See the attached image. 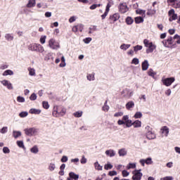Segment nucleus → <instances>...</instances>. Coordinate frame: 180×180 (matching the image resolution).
<instances>
[{"label":"nucleus","instance_id":"052dcab7","mask_svg":"<svg viewBox=\"0 0 180 180\" xmlns=\"http://www.w3.org/2000/svg\"><path fill=\"white\" fill-rule=\"evenodd\" d=\"M1 134H5L8 133V127H4L1 129Z\"/></svg>","mask_w":180,"mask_h":180},{"label":"nucleus","instance_id":"e433bc0d","mask_svg":"<svg viewBox=\"0 0 180 180\" xmlns=\"http://www.w3.org/2000/svg\"><path fill=\"white\" fill-rule=\"evenodd\" d=\"M134 117L135 119H141V117H143V113H141V112H136L134 115Z\"/></svg>","mask_w":180,"mask_h":180},{"label":"nucleus","instance_id":"3c124183","mask_svg":"<svg viewBox=\"0 0 180 180\" xmlns=\"http://www.w3.org/2000/svg\"><path fill=\"white\" fill-rule=\"evenodd\" d=\"M173 39L175 40V39H177V41H176V43H177V44H180V36L178 35V34H176Z\"/></svg>","mask_w":180,"mask_h":180},{"label":"nucleus","instance_id":"9d476101","mask_svg":"<svg viewBox=\"0 0 180 180\" xmlns=\"http://www.w3.org/2000/svg\"><path fill=\"white\" fill-rule=\"evenodd\" d=\"M1 82L2 85H4V86H6L7 89H9L10 91L13 89V86L12 85V83H11V82H9L8 80L4 79Z\"/></svg>","mask_w":180,"mask_h":180},{"label":"nucleus","instance_id":"0e129e2a","mask_svg":"<svg viewBox=\"0 0 180 180\" xmlns=\"http://www.w3.org/2000/svg\"><path fill=\"white\" fill-rule=\"evenodd\" d=\"M61 162H67L68 161V157L63 155L60 159Z\"/></svg>","mask_w":180,"mask_h":180},{"label":"nucleus","instance_id":"0eeeda50","mask_svg":"<svg viewBox=\"0 0 180 180\" xmlns=\"http://www.w3.org/2000/svg\"><path fill=\"white\" fill-rule=\"evenodd\" d=\"M141 172V169L137 170H134L133 172V176H132V179L133 180H141V176H143V173Z\"/></svg>","mask_w":180,"mask_h":180},{"label":"nucleus","instance_id":"f704fd0d","mask_svg":"<svg viewBox=\"0 0 180 180\" xmlns=\"http://www.w3.org/2000/svg\"><path fill=\"white\" fill-rule=\"evenodd\" d=\"M140 50H143V46L141 45H136L134 46V51L137 53V51H140Z\"/></svg>","mask_w":180,"mask_h":180},{"label":"nucleus","instance_id":"c03bdc74","mask_svg":"<svg viewBox=\"0 0 180 180\" xmlns=\"http://www.w3.org/2000/svg\"><path fill=\"white\" fill-rule=\"evenodd\" d=\"M112 168H113V165H112L110 163H108L104 165V169H106L107 171L108 169H112Z\"/></svg>","mask_w":180,"mask_h":180},{"label":"nucleus","instance_id":"b1692460","mask_svg":"<svg viewBox=\"0 0 180 180\" xmlns=\"http://www.w3.org/2000/svg\"><path fill=\"white\" fill-rule=\"evenodd\" d=\"M36 6V0H29L27 8H34Z\"/></svg>","mask_w":180,"mask_h":180},{"label":"nucleus","instance_id":"e2e57ef3","mask_svg":"<svg viewBox=\"0 0 180 180\" xmlns=\"http://www.w3.org/2000/svg\"><path fill=\"white\" fill-rule=\"evenodd\" d=\"M122 174V176H124V178H126V176H129V175H130V173L129 172H127V170H123Z\"/></svg>","mask_w":180,"mask_h":180},{"label":"nucleus","instance_id":"774afa93","mask_svg":"<svg viewBox=\"0 0 180 180\" xmlns=\"http://www.w3.org/2000/svg\"><path fill=\"white\" fill-rule=\"evenodd\" d=\"M173 179H174V178L171 176H165V177L160 179V180H173Z\"/></svg>","mask_w":180,"mask_h":180},{"label":"nucleus","instance_id":"de8ad7c7","mask_svg":"<svg viewBox=\"0 0 180 180\" xmlns=\"http://www.w3.org/2000/svg\"><path fill=\"white\" fill-rule=\"evenodd\" d=\"M76 27L77 28L78 32H82L84 30V25L79 24L76 25Z\"/></svg>","mask_w":180,"mask_h":180},{"label":"nucleus","instance_id":"4d7b16f0","mask_svg":"<svg viewBox=\"0 0 180 180\" xmlns=\"http://www.w3.org/2000/svg\"><path fill=\"white\" fill-rule=\"evenodd\" d=\"M30 101H36V99H37V95H36V94L33 93L30 96Z\"/></svg>","mask_w":180,"mask_h":180},{"label":"nucleus","instance_id":"a18cd8bd","mask_svg":"<svg viewBox=\"0 0 180 180\" xmlns=\"http://www.w3.org/2000/svg\"><path fill=\"white\" fill-rule=\"evenodd\" d=\"M17 146H18L20 148H25V144L23 143V141H18Z\"/></svg>","mask_w":180,"mask_h":180},{"label":"nucleus","instance_id":"2eb2a0df","mask_svg":"<svg viewBox=\"0 0 180 180\" xmlns=\"http://www.w3.org/2000/svg\"><path fill=\"white\" fill-rule=\"evenodd\" d=\"M4 38L7 41H13L15 37H13V34L7 33L5 34Z\"/></svg>","mask_w":180,"mask_h":180},{"label":"nucleus","instance_id":"6ab92c4d","mask_svg":"<svg viewBox=\"0 0 180 180\" xmlns=\"http://www.w3.org/2000/svg\"><path fill=\"white\" fill-rule=\"evenodd\" d=\"M125 108L127 110H131L134 108V101H129L125 105Z\"/></svg>","mask_w":180,"mask_h":180},{"label":"nucleus","instance_id":"423d86ee","mask_svg":"<svg viewBox=\"0 0 180 180\" xmlns=\"http://www.w3.org/2000/svg\"><path fill=\"white\" fill-rule=\"evenodd\" d=\"M162 82L165 86H171L175 82V77L162 78Z\"/></svg>","mask_w":180,"mask_h":180},{"label":"nucleus","instance_id":"6e6552de","mask_svg":"<svg viewBox=\"0 0 180 180\" xmlns=\"http://www.w3.org/2000/svg\"><path fill=\"white\" fill-rule=\"evenodd\" d=\"M119 12H120V13H126V12H129V7H127L126 3L120 4Z\"/></svg>","mask_w":180,"mask_h":180},{"label":"nucleus","instance_id":"338daca9","mask_svg":"<svg viewBox=\"0 0 180 180\" xmlns=\"http://www.w3.org/2000/svg\"><path fill=\"white\" fill-rule=\"evenodd\" d=\"M9 65L6 64H2L0 65V70H6V68H8Z\"/></svg>","mask_w":180,"mask_h":180},{"label":"nucleus","instance_id":"aec40b11","mask_svg":"<svg viewBox=\"0 0 180 180\" xmlns=\"http://www.w3.org/2000/svg\"><path fill=\"white\" fill-rule=\"evenodd\" d=\"M118 154L120 157H124V155H127V150L124 148H121L118 150Z\"/></svg>","mask_w":180,"mask_h":180},{"label":"nucleus","instance_id":"39448f33","mask_svg":"<svg viewBox=\"0 0 180 180\" xmlns=\"http://www.w3.org/2000/svg\"><path fill=\"white\" fill-rule=\"evenodd\" d=\"M49 47L52 50H58L60 49V43L54 39H51L49 41Z\"/></svg>","mask_w":180,"mask_h":180},{"label":"nucleus","instance_id":"412c9836","mask_svg":"<svg viewBox=\"0 0 180 180\" xmlns=\"http://www.w3.org/2000/svg\"><path fill=\"white\" fill-rule=\"evenodd\" d=\"M105 155L110 158L115 157V155H116V152H115V150H113L112 149L107 150L105 151Z\"/></svg>","mask_w":180,"mask_h":180},{"label":"nucleus","instance_id":"8fccbe9b","mask_svg":"<svg viewBox=\"0 0 180 180\" xmlns=\"http://www.w3.org/2000/svg\"><path fill=\"white\" fill-rule=\"evenodd\" d=\"M42 106L44 109H49V108H50V105H49V102L47 101H43Z\"/></svg>","mask_w":180,"mask_h":180},{"label":"nucleus","instance_id":"09e8293b","mask_svg":"<svg viewBox=\"0 0 180 180\" xmlns=\"http://www.w3.org/2000/svg\"><path fill=\"white\" fill-rule=\"evenodd\" d=\"M140 63V60L137 58H134L131 60V64H134L135 65H139Z\"/></svg>","mask_w":180,"mask_h":180},{"label":"nucleus","instance_id":"37998d69","mask_svg":"<svg viewBox=\"0 0 180 180\" xmlns=\"http://www.w3.org/2000/svg\"><path fill=\"white\" fill-rule=\"evenodd\" d=\"M29 115V112L27 111H22L19 113L20 117H26Z\"/></svg>","mask_w":180,"mask_h":180},{"label":"nucleus","instance_id":"864d4df0","mask_svg":"<svg viewBox=\"0 0 180 180\" xmlns=\"http://www.w3.org/2000/svg\"><path fill=\"white\" fill-rule=\"evenodd\" d=\"M136 13L138 15H146V11L145 10H141V9H137L136 11Z\"/></svg>","mask_w":180,"mask_h":180},{"label":"nucleus","instance_id":"c85d7f7f","mask_svg":"<svg viewBox=\"0 0 180 180\" xmlns=\"http://www.w3.org/2000/svg\"><path fill=\"white\" fill-rule=\"evenodd\" d=\"M86 78L88 81H95V73L87 74Z\"/></svg>","mask_w":180,"mask_h":180},{"label":"nucleus","instance_id":"5fc2aeb1","mask_svg":"<svg viewBox=\"0 0 180 180\" xmlns=\"http://www.w3.org/2000/svg\"><path fill=\"white\" fill-rule=\"evenodd\" d=\"M17 101L19 102L20 103H23V102H25V98L20 96H18L17 97Z\"/></svg>","mask_w":180,"mask_h":180},{"label":"nucleus","instance_id":"ddd939ff","mask_svg":"<svg viewBox=\"0 0 180 180\" xmlns=\"http://www.w3.org/2000/svg\"><path fill=\"white\" fill-rule=\"evenodd\" d=\"M160 130H161L162 134H163L165 137H168V134H169V128H168V127L165 126L162 127Z\"/></svg>","mask_w":180,"mask_h":180},{"label":"nucleus","instance_id":"9b49d317","mask_svg":"<svg viewBox=\"0 0 180 180\" xmlns=\"http://www.w3.org/2000/svg\"><path fill=\"white\" fill-rule=\"evenodd\" d=\"M147 48L146 54H150V53H153L157 49V46L153 44V42H150V45H149Z\"/></svg>","mask_w":180,"mask_h":180},{"label":"nucleus","instance_id":"dca6fc26","mask_svg":"<svg viewBox=\"0 0 180 180\" xmlns=\"http://www.w3.org/2000/svg\"><path fill=\"white\" fill-rule=\"evenodd\" d=\"M146 136L148 140H154V139H155L156 137L155 134H154L153 131H151L150 132L146 133Z\"/></svg>","mask_w":180,"mask_h":180},{"label":"nucleus","instance_id":"cd10ccee","mask_svg":"<svg viewBox=\"0 0 180 180\" xmlns=\"http://www.w3.org/2000/svg\"><path fill=\"white\" fill-rule=\"evenodd\" d=\"M28 71H29V75H30V77L36 76V70H34V68H28Z\"/></svg>","mask_w":180,"mask_h":180},{"label":"nucleus","instance_id":"a211bd4d","mask_svg":"<svg viewBox=\"0 0 180 180\" xmlns=\"http://www.w3.org/2000/svg\"><path fill=\"white\" fill-rule=\"evenodd\" d=\"M29 113H30L31 115H40L41 113V110L31 108L29 111Z\"/></svg>","mask_w":180,"mask_h":180},{"label":"nucleus","instance_id":"20e7f679","mask_svg":"<svg viewBox=\"0 0 180 180\" xmlns=\"http://www.w3.org/2000/svg\"><path fill=\"white\" fill-rule=\"evenodd\" d=\"M162 43L163 46L167 49H175V44H174L172 37H169L167 39L162 41Z\"/></svg>","mask_w":180,"mask_h":180},{"label":"nucleus","instance_id":"69168bd1","mask_svg":"<svg viewBox=\"0 0 180 180\" xmlns=\"http://www.w3.org/2000/svg\"><path fill=\"white\" fill-rule=\"evenodd\" d=\"M174 8H176V9H178L179 8H180V1H176V3H174L173 4Z\"/></svg>","mask_w":180,"mask_h":180},{"label":"nucleus","instance_id":"603ef678","mask_svg":"<svg viewBox=\"0 0 180 180\" xmlns=\"http://www.w3.org/2000/svg\"><path fill=\"white\" fill-rule=\"evenodd\" d=\"M143 44L145 46V47H148L151 45V42H150V41L148 39H146L143 40Z\"/></svg>","mask_w":180,"mask_h":180},{"label":"nucleus","instance_id":"ea45409f","mask_svg":"<svg viewBox=\"0 0 180 180\" xmlns=\"http://www.w3.org/2000/svg\"><path fill=\"white\" fill-rule=\"evenodd\" d=\"M96 30H97L96 25H93L89 27V34H91V33H94V32H96Z\"/></svg>","mask_w":180,"mask_h":180},{"label":"nucleus","instance_id":"bb28decb","mask_svg":"<svg viewBox=\"0 0 180 180\" xmlns=\"http://www.w3.org/2000/svg\"><path fill=\"white\" fill-rule=\"evenodd\" d=\"M3 77H8V75H13V71L11 70H5L3 74Z\"/></svg>","mask_w":180,"mask_h":180},{"label":"nucleus","instance_id":"473e14b6","mask_svg":"<svg viewBox=\"0 0 180 180\" xmlns=\"http://www.w3.org/2000/svg\"><path fill=\"white\" fill-rule=\"evenodd\" d=\"M30 151L31 153H32V154H37V153H39V148L37 147V146H34L32 148H30Z\"/></svg>","mask_w":180,"mask_h":180},{"label":"nucleus","instance_id":"58836bf2","mask_svg":"<svg viewBox=\"0 0 180 180\" xmlns=\"http://www.w3.org/2000/svg\"><path fill=\"white\" fill-rule=\"evenodd\" d=\"M82 113H83L82 111H77L73 113V116H75V117H82Z\"/></svg>","mask_w":180,"mask_h":180},{"label":"nucleus","instance_id":"f8f14e48","mask_svg":"<svg viewBox=\"0 0 180 180\" xmlns=\"http://www.w3.org/2000/svg\"><path fill=\"white\" fill-rule=\"evenodd\" d=\"M122 120L124 122L127 127H131V120H129V115H124L122 117Z\"/></svg>","mask_w":180,"mask_h":180},{"label":"nucleus","instance_id":"4c0bfd02","mask_svg":"<svg viewBox=\"0 0 180 180\" xmlns=\"http://www.w3.org/2000/svg\"><path fill=\"white\" fill-rule=\"evenodd\" d=\"M51 58H53V53H48L46 55L44 60L45 61H49V60H51Z\"/></svg>","mask_w":180,"mask_h":180},{"label":"nucleus","instance_id":"7c9ffc66","mask_svg":"<svg viewBox=\"0 0 180 180\" xmlns=\"http://www.w3.org/2000/svg\"><path fill=\"white\" fill-rule=\"evenodd\" d=\"M22 136V132L20 131H13V136L14 139H18V137H20Z\"/></svg>","mask_w":180,"mask_h":180},{"label":"nucleus","instance_id":"49530a36","mask_svg":"<svg viewBox=\"0 0 180 180\" xmlns=\"http://www.w3.org/2000/svg\"><path fill=\"white\" fill-rule=\"evenodd\" d=\"M83 41H84V43H85V44H89V43H91V41H92V38L86 37L83 39Z\"/></svg>","mask_w":180,"mask_h":180},{"label":"nucleus","instance_id":"f3484780","mask_svg":"<svg viewBox=\"0 0 180 180\" xmlns=\"http://www.w3.org/2000/svg\"><path fill=\"white\" fill-rule=\"evenodd\" d=\"M148 67H150V64L148 63V60H145L142 63V71H147L148 70Z\"/></svg>","mask_w":180,"mask_h":180},{"label":"nucleus","instance_id":"c9c22d12","mask_svg":"<svg viewBox=\"0 0 180 180\" xmlns=\"http://www.w3.org/2000/svg\"><path fill=\"white\" fill-rule=\"evenodd\" d=\"M110 107L109 105H108V101H105L104 103V105L103 106V110L104 112H108V110H109Z\"/></svg>","mask_w":180,"mask_h":180},{"label":"nucleus","instance_id":"13d9d810","mask_svg":"<svg viewBox=\"0 0 180 180\" xmlns=\"http://www.w3.org/2000/svg\"><path fill=\"white\" fill-rule=\"evenodd\" d=\"M176 19H178V15L174 13V15H172V18H170L169 20V22H172V20H176Z\"/></svg>","mask_w":180,"mask_h":180},{"label":"nucleus","instance_id":"c756f323","mask_svg":"<svg viewBox=\"0 0 180 180\" xmlns=\"http://www.w3.org/2000/svg\"><path fill=\"white\" fill-rule=\"evenodd\" d=\"M143 22H144V18L143 17L139 16L135 18V23H136L137 25L143 23Z\"/></svg>","mask_w":180,"mask_h":180},{"label":"nucleus","instance_id":"2f4dec72","mask_svg":"<svg viewBox=\"0 0 180 180\" xmlns=\"http://www.w3.org/2000/svg\"><path fill=\"white\" fill-rule=\"evenodd\" d=\"M148 75H149V77H152V78H155V75H157V73L154 72L153 69H149L148 71Z\"/></svg>","mask_w":180,"mask_h":180},{"label":"nucleus","instance_id":"5701e85b","mask_svg":"<svg viewBox=\"0 0 180 180\" xmlns=\"http://www.w3.org/2000/svg\"><path fill=\"white\" fill-rule=\"evenodd\" d=\"M131 126H134L136 129L141 127V121L136 120L134 122H131Z\"/></svg>","mask_w":180,"mask_h":180},{"label":"nucleus","instance_id":"a19ab883","mask_svg":"<svg viewBox=\"0 0 180 180\" xmlns=\"http://www.w3.org/2000/svg\"><path fill=\"white\" fill-rule=\"evenodd\" d=\"M136 168V163H129L127 166V169H134Z\"/></svg>","mask_w":180,"mask_h":180},{"label":"nucleus","instance_id":"f257e3e1","mask_svg":"<svg viewBox=\"0 0 180 180\" xmlns=\"http://www.w3.org/2000/svg\"><path fill=\"white\" fill-rule=\"evenodd\" d=\"M67 113V108L63 106L55 105L53 107V116L54 117H60V116H64Z\"/></svg>","mask_w":180,"mask_h":180},{"label":"nucleus","instance_id":"393cba45","mask_svg":"<svg viewBox=\"0 0 180 180\" xmlns=\"http://www.w3.org/2000/svg\"><path fill=\"white\" fill-rule=\"evenodd\" d=\"M94 168L97 171H102L103 167L101 166V165L99 164V162L97 161V162H94Z\"/></svg>","mask_w":180,"mask_h":180},{"label":"nucleus","instance_id":"f03ea898","mask_svg":"<svg viewBox=\"0 0 180 180\" xmlns=\"http://www.w3.org/2000/svg\"><path fill=\"white\" fill-rule=\"evenodd\" d=\"M28 50L30 51H37V53H41V54H43L44 52V47L39 44H31L28 46Z\"/></svg>","mask_w":180,"mask_h":180},{"label":"nucleus","instance_id":"1a4fd4ad","mask_svg":"<svg viewBox=\"0 0 180 180\" xmlns=\"http://www.w3.org/2000/svg\"><path fill=\"white\" fill-rule=\"evenodd\" d=\"M122 95L124 96V98H131L133 96V91H130L129 89H125L122 91Z\"/></svg>","mask_w":180,"mask_h":180},{"label":"nucleus","instance_id":"79ce46f5","mask_svg":"<svg viewBox=\"0 0 180 180\" xmlns=\"http://www.w3.org/2000/svg\"><path fill=\"white\" fill-rule=\"evenodd\" d=\"M145 163L147 165H151V164H153V158H147L146 159H145Z\"/></svg>","mask_w":180,"mask_h":180},{"label":"nucleus","instance_id":"72a5a7b5","mask_svg":"<svg viewBox=\"0 0 180 180\" xmlns=\"http://www.w3.org/2000/svg\"><path fill=\"white\" fill-rule=\"evenodd\" d=\"M125 22L127 25H133V22H134V20L133 18H131V17H127Z\"/></svg>","mask_w":180,"mask_h":180},{"label":"nucleus","instance_id":"a878e982","mask_svg":"<svg viewBox=\"0 0 180 180\" xmlns=\"http://www.w3.org/2000/svg\"><path fill=\"white\" fill-rule=\"evenodd\" d=\"M69 176H70V178H72L73 180H78V179L79 178V175L76 174L72 172L69 173Z\"/></svg>","mask_w":180,"mask_h":180},{"label":"nucleus","instance_id":"6e6d98bb","mask_svg":"<svg viewBox=\"0 0 180 180\" xmlns=\"http://www.w3.org/2000/svg\"><path fill=\"white\" fill-rule=\"evenodd\" d=\"M87 161H88V160L86 159V158H85L84 155H83V156L82 157V159L80 160L81 164H83V165H84V164H86Z\"/></svg>","mask_w":180,"mask_h":180},{"label":"nucleus","instance_id":"7ed1b4c3","mask_svg":"<svg viewBox=\"0 0 180 180\" xmlns=\"http://www.w3.org/2000/svg\"><path fill=\"white\" fill-rule=\"evenodd\" d=\"M25 134L29 137H33L37 136L39 133V129L35 127L26 128L24 129Z\"/></svg>","mask_w":180,"mask_h":180},{"label":"nucleus","instance_id":"680f3d73","mask_svg":"<svg viewBox=\"0 0 180 180\" xmlns=\"http://www.w3.org/2000/svg\"><path fill=\"white\" fill-rule=\"evenodd\" d=\"M49 171H54V169H56V165L51 163L49 165Z\"/></svg>","mask_w":180,"mask_h":180},{"label":"nucleus","instance_id":"4468645a","mask_svg":"<svg viewBox=\"0 0 180 180\" xmlns=\"http://www.w3.org/2000/svg\"><path fill=\"white\" fill-rule=\"evenodd\" d=\"M119 19H120V15L119 13H115L110 16V20L112 21V23L119 20Z\"/></svg>","mask_w":180,"mask_h":180},{"label":"nucleus","instance_id":"bf43d9fd","mask_svg":"<svg viewBox=\"0 0 180 180\" xmlns=\"http://www.w3.org/2000/svg\"><path fill=\"white\" fill-rule=\"evenodd\" d=\"M3 153L4 154H9L11 153V150H9V148H8V147H4L3 148Z\"/></svg>","mask_w":180,"mask_h":180},{"label":"nucleus","instance_id":"4be33fe9","mask_svg":"<svg viewBox=\"0 0 180 180\" xmlns=\"http://www.w3.org/2000/svg\"><path fill=\"white\" fill-rule=\"evenodd\" d=\"M131 46V44H121V46H120V50H123V51H126V50H128V49H130V47Z\"/></svg>","mask_w":180,"mask_h":180}]
</instances>
